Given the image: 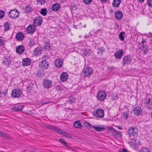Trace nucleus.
I'll list each match as a JSON object with an SVG mask.
<instances>
[{"label":"nucleus","mask_w":152,"mask_h":152,"mask_svg":"<svg viewBox=\"0 0 152 152\" xmlns=\"http://www.w3.org/2000/svg\"><path fill=\"white\" fill-rule=\"evenodd\" d=\"M109 130L112 132H113L114 130V129L111 127H110Z\"/></svg>","instance_id":"13d9d810"},{"label":"nucleus","mask_w":152,"mask_h":152,"mask_svg":"<svg viewBox=\"0 0 152 152\" xmlns=\"http://www.w3.org/2000/svg\"><path fill=\"white\" fill-rule=\"evenodd\" d=\"M24 37L23 33L19 31L16 34L15 38L17 40L20 41L23 40Z\"/></svg>","instance_id":"dca6fc26"},{"label":"nucleus","mask_w":152,"mask_h":152,"mask_svg":"<svg viewBox=\"0 0 152 152\" xmlns=\"http://www.w3.org/2000/svg\"><path fill=\"white\" fill-rule=\"evenodd\" d=\"M37 2H40L41 4H44L46 2V0H37Z\"/></svg>","instance_id":"8fccbe9b"},{"label":"nucleus","mask_w":152,"mask_h":152,"mask_svg":"<svg viewBox=\"0 0 152 152\" xmlns=\"http://www.w3.org/2000/svg\"><path fill=\"white\" fill-rule=\"evenodd\" d=\"M3 93L5 94V95H6V94L7 93V91H4L3 92Z\"/></svg>","instance_id":"e2e57ef3"},{"label":"nucleus","mask_w":152,"mask_h":152,"mask_svg":"<svg viewBox=\"0 0 152 152\" xmlns=\"http://www.w3.org/2000/svg\"><path fill=\"white\" fill-rule=\"evenodd\" d=\"M21 95V91L20 89H15L12 92V95L14 97H18Z\"/></svg>","instance_id":"1a4fd4ad"},{"label":"nucleus","mask_w":152,"mask_h":152,"mask_svg":"<svg viewBox=\"0 0 152 152\" xmlns=\"http://www.w3.org/2000/svg\"><path fill=\"white\" fill-rule=\"evenodd\" d=\"M42 58L43 59H44V60H47L49 58L48 56L47 55L44 56L43 57H42Z\"/></svg>","instance_id":"603ef678"},{"label":"nucleus","mask_w":152,"mask_h":152,"mask_svg":"<svg viewBox=\"0 0 152 152\" xmlns=\"http://www.w3.org/2000/svg\"><path fill=\"white\" fill-rule=\"evenodd\" d=\"M55 66L57 68L61 67L63 64V62L60 59L56 60L55 62Z\"/></svg>","instance_id":"b1692460"},{"label":"nucleus","mask_w":152,"mask_h":152,"mask_svg":"<svg viewBox=\"0 0 152 152\" xmlns=\"http://www.w3.org/2000/svg\"><path fill=\"white\" fill-rule=\"evenodd\" d=\"M59 132L60 134L65 136L66 137L69 138H72V135L71 134H69L68 133L66 132H64L63 130H61V131H60Z\"/></svg>","instance_id":"a878e982"},{"label":"nucleus","mask_w":152,"mask_h":152,"mask_svg":"<svg viewBox=\"0 0 152 152\" xmlns=\"http://www.w3.org/2000/svg\"><path fill=\"white\" fill-rule=\"evenodd\" d=\"M48 63L43 60L39 62V67L42 69H46L48 68Z\"/></svg>","instance_id":"9b49d317"},{"label":"nucleus","mask_w":152,"mask_h":152,"mask_svg":"<svg viewBox=\"0 0 152 152\" xmlns=\"http://www.w3.org/2000/svg\"><path fill=\"white\" fill-rule=\"evenodd\" d=\"M104 112L103 110L100 108L96 109L93 113V115L98 118H102L104 116Z\"/></svg>","instance_id":"f03ea898"},{"label":"nucleus","mask_w":152,"mask_h":152,"mask_svg":"<svg viewBox=\"0 0 152 152\" xmlns=\"http://www.w3.org/2000/svg\"><path fill=\"white\" fill-rule=\"evenodd\" d=\"M119 152H128L127 151L124 149H123L122 150L119 151Z\"/></svg>","instance_id":"864d4df0"},{"label":"nucleus","mask_w":152,"mask_h":152,"mask_svg":"<svg viewBox=\"0 0 152 152\" xmlns=\"http://www.w3.org/2000/svg\"><path fill=\"white\" fill-rule=\"evenodd\" d=\"M74 126L75 127L78 128H81L82 126L79 121L75 122L74 123Z\"/></svg>","instance_id":"7c9ffc66"},{"label":"nucleus","mask_w":152,"mask_h":152,"mask_svg":"<svg viewBox=\"0 0 152 152\" xmlns=\"http://www.w3.org/2000/svg\"><path fill=\"white\" fill-rule=\"evenodd\" d=\"M91 53V50L89 49H86L84 51V54L85 56L89 55Z\"/></svg>","instance_id":"4c0bfd02"},{"label":"nucleus","mask_w":152,"mask_h":152,"mask_svg":"<svg viewBox=\"0 0 152 152\" xmlns=\"http://www.w3.org/2000/svg\"><path fill=\"white\" fill-rule=\"evenodd\" d=\"M128 115L126 113H124L123 114V117L126 120L127 119Z\"/></svg>","instance_id":"a18cd8bd"},{"label":"nucleus","mask_w":152,"mask_h":152,"mask_svg":"<svg viewBox=\"0 0 152 152\" xmlns=\"http://www.w3.org/2000/svg\"><path fill=\"white\" fill-rule=\"evenodd\" d=\"M142 48H143L142 49V50L145 53H147L148 51L149 48L148 46L142 45Z\"/></svg>","instance_id":"e433bc0d"},{"label":"nucleus","mask_w":152,"mask_h":152,"mask_svg":"<svg viewBox=\"0 0 152 152\" xmlns=\"http://www.w3.org/2000/svg\"><path fill=\"white\" fill-rule=\"evenodd\" d=\"M84 2L86 4H90L92 0H83Z\"/></svg>","instance_id":"c03bdc74"},{"label":"nucleus","mask_w":152,"mask_h":152,"mask_svg":"<svg viewBox=\"0 0 152 152\" xmlns=\"http://www.w3.org/2000/svg\"><path fill=\"white\" fill-rule=\"evenodd\" d=\"M150 102H151V100H150V99H148V101H146V103L147 104H148L150 103Z\"/></svg>","instance_id":"6e6d98bb"},{"label":"nucleus","mask_w":152,"mask_h":152,"mask_svg":"<svg viewBox=\"0 0 152 152\" xmlns=\"http://www.w3.org/2000/svg\"><path fill=\"white\" fill-rule=\"evenodd\" d=\"M146 41H145L144 39H142V41L141 42V43H139L140 44H142V45H143L144 42H145Z\"/></svg>","instance_id":"5fc2aeb1"},{"label":"nucleus","mask_w":152,"mask_h":152,"mask_svg":"<svg viewBox=\"0 0 152 152\" xmlns=\"http://www.w3.org/2000/svg\"><path fill=\"white\" fill-rule=\"evenodd\" d=\"M61 7L60 5L58 3H55L52 5V10L54 11H57L59 10Z\"/></svg>","instance_id":"aec40b11"},{"label":"nucleus","mask_w":152,"mask_h":152,"mask_svg":"<svg viewBox=\"0 0 152 152\" xmlns=\"http://www.w3.org/2000/svg\"><path fill=\"white\" fill-rule=\"evenodd\" d=\"M140 152H150V150L147 147H143L140 150Z\"/></svg>","instance_id":"58836bf2"},{"label":"nucleus","mask_w":152,"mask_h":152,"mask_svg":"<svg viewBox=\"0 0 152 152\" xmlns=\"http://www.w3.org/2000/svg\"><path fill=\"white\" fill-rule=\"evenodd\" d=\"M93 128L97 132L102 131L105 129V128L104 126H99L98 127L93 126Z\"/></svg>","instance_id":"393cba45"},{"label":"nucleus","mask_w":152,"mask_h":152,"mask_svg":"<svg viewBox=\"0 0 152 152\" xmlns=\"http://www.w3.org/2000/svg\"><path fill=\"white\" fill-rule=\"evenodd\" d=\"M4 39L2 37H0V47L3 46L4 44Z\"/></svg>","instance_id":"ea45409f"},{"label":"nucleus","mask_w":152,"mask_h":152,"mask_svg":"<svg viewBox=\"0 0 152 152\" xmlns=\"http://www.w3.org/2000/svg\"><path fill=\"white\" fill-rule=\"evenodd\" d=\"M114 98H115V99H116L117 98H118V97H117V96H116Z\"/></svg>","instance_id":"338daca9"},{"label":"nucleus","mask_w":152,"mask_h":152,"mask_svg":"<svg viewBox=\"0 0 152 152\" xmlns=\"http://www.w3.org/2000/svg\"><path fill=\"white\" fill-rule=\"evenodd\" d=\"M124 51L122 49L116 51L114 54L115 58L117 59H121L123 55Z\"/></svg>","instance_id":"4468645a"},{"label":"nucleus","mask_w":152,"mask_h":152,"mask_svg":"<svg viewBox=\"0 0 152 152\" xmlns=\"http://www.w3.org/2000/svg\"><path fill=\"white\" fill-rule=\"evenodd\" d=\"M104 50L102 47H100L98 49L97 54L99 56H101L104 52Z\"/></svg>","instance_id":"2f4dec72"},{"label":"nucleus","mask_w":152,"mask_h":152,"mask_svg":"<svg viewBox=\"0 0 152 152\" xmlns=\"http://www.w3.org/2000/svg\"><path fill=\"white\" fill-rule=\"evenodd\" d=\"M131 142L132 143V145L135 148H137L140 144V142L138 140H137V142L136 139H133Z\"/></svg>","instance_id":"bb28decb"},{"label":"nucleus","mask_w":152,"mask_h":152,"mask_svg":"<svg viewBox=\"0 0 152 152\" xmlns=\"http://www.w3.org/2000/svg\"><path fill=\"white\" fill-rule=\"evenodd\" d=\"M35 30V26L34 25H29L26 28L27 32L29 34H32Z\"/></svg>","instance_id":"2eb2a0df"},{"label":"nucleus","mask_w":152,"mask_h":152,"mask_svg":"<svg viewBox=\"0 0 152 152\" xmlns=\"http://www.w3.org/2000/svg\"><path fill=\"white\" fill-rule=\"evenodd\" d=\"M132 58L129 55L125 56L123 57L122 61L123 65H128L129 64L132 62Z\"/></svg>","instance_id":"20e7f679"},{"label":"nucleus","mask_w":152,"mask_h":152,"mask_svg":"<svg viewBox=\"0 0 152 152\" xmlns=\"http://www.w3.org/2000/svg\"><path fill=\"white\" fill-rule=\"evenodd\" d=\"M42 18L40 17H38L35 18L34 20V23L35 26H38L40 25L42 22Z\"/></svg>","instance_id":"ddd939ff"},{"label":"nucleus","mask_w":152,"mask_h":152,"mask_svg":"<svg viewBox=\"0 0 152 152\" xmlns=\"http://www.w3.org/2000/svg\"><path fill=\"white\" fill-rule=\"evenodd\" d=\"M12 61V58L9 56H6L3 58L2 63L5 65L8 66L11 63Z\"/></svg>","instance_id":"6e6552de"},{"label":"nucleus","mask_w":152,"mask_h":152,"mask_svg":"<svg viewBox=\"0 0 152 152\" xmlns=\"http://www.w3.org/2000/svg\"><path fill=\"white\" fill-rule=\"evenodd\" d=\"M148 35H149L150 37H152V34L151 33L149 32Z\"/></svg>","instance_id":"bf43d9fd"},{"label":"nucleus","mask_w":152,"mask_h":152,"mask_svg":"<svg viewBox=\"0 0 152 152\" xmlns=\"http://www.w3.org/2000/svg\"><path fill=\"white\" fill-rule=\"evenodd\" d=\"M115 16L116 19L120 20L122 18L123 14L121 11H118L115 12Z\"/></svg>","instance_id":"4be33fe9"},{"label":"nucleus","mask_w":152,"mask_h":152,"mask_svg":"<svg viewBox=\"0 0 152 152\" xmlns=\"http://www.w3.org/2000/svg\"><path fill=\"white\" fill-rule=\"evenodd\" d=\"M26 12L27 13L31 12V9L30 7L27 6L26 7Z\"/></svg>","instance_id":"3c124183"},{"label":"nucleus","mask_w":152,"mask_h":152,"mask_svg":"<svg viewBox=\"0 0 152 152\" xmlns=\"http://www.w3.org/2000/svg\"><path fill=\"white\" fill-rule=\"evenodd\" d=\"M52 83V80H49L47 79H45L43 81V84L45 88L48 89L51 87Z\"/></svg>","instance_id":"0eeeda50"},{"label":"nucleus","mask_w":152,"mask_h":152,"mask_svg":"<svg viewBox=\"0 0 152 152\" xmlns=\"http://www.w3.org/2000/svg\"><path fill=\"white\" fill-rule=\"evenodd\" d=\"M138 1H139L140 2L142 3L144 2L145 0H137Z\"/></svg>","instance_id":"052dcab7"},{"label":"nucleus","mask_w":152,"mask_h":152,"mask_svg":"<svg viewBox=\"0 0 152 152\" xmlns=\"http://www.w3.org/2000/svg\"><path fill=\"white\" fill-rule=\"evenodd\" d=\"M68 75L66 72H63L60 76V80L62 82H64L67 80L68 79Z\"/></svg>","instance_id":"f3484780"},{"label":"nucleus","mask_w":152,"mask_h":152,"mask_svg":"<svg viewBox=\"0 0 152 152\" xmlns=\"http://www.w3.org/2000/svg\"><path fill=\"white\" fill-rule=\"evenodd\" d=\"M44 126L45 127L48 129H51L52 126H51L48 124H46Z\"/></svg>","instance_id":"09e8293b"},{"label":"nucleus","mask_w":152,"mask_h":152,"mask_svg":"<svg viewBox=\"0 0 152 152\" xmlns=\"http://www.w3.org/2000/svg\"><path fill=\"white\" fill-rule=\"evenodd\" d=\"M5 15V12L4 11L0 10V19L3 18Z\"/></svg>","instance_id":"37998d69"},{"label":"nucleus","mask_w":152,"mask_h":152,"mask_svg":"<svg viewBox=\"0 0 152 152\" xmlns=\"http://www.w3.org/2000/svg\"><path fill=\"white\" fill-rule=\"evenodd\" d=\"M0 135L5 138L10 139V136L6 133L2 132L0 131Z\"/></svg>","instance_id":"c756f323"},{"label":"nucleus","mask_w":152,"mask_h":152,"mask_svg":"<svg viewBox=\"0 0 152 152\" xmlns=\"http://www.w3.org/2000/svg\"><path fill=\"white\" fill-rule=\"evenodd\" d=\"M25 50V48L23 45H20L17 46L16 48V51L19 55L22 54Z\"/></svg>","instance_id":"f8f14e48"},{"label":"nucleus","mask_w":152,"mask_h":152,"mask_svg":"<svg viewBox=\"0 0 152 152\" xmlns=\"http://www.w3.org/2000/svg\"><path fill=\"white\" fill-rule=\"evenodd\" d=\"M35 42L33 40L31 39L29 42L28 45L30 46V47H31L33 45H35Z\"/></svg>","instance_id":"a19ab883"},{"label":"nucleus","mask_w":152,"mask_h":152,"mask_svg":"<svg viewBox=\"0 0 152 152\" xmlns=\"http://www.w3.org/2000/svg\"><path fill=\"white\" fill-rule=\"evenodd\" d=\"M124 32H121L119 34V39L121 41H124V35H125Z\"/></svg>","instance_id":"c9c22d12"},{"label":"nucleus","mask_w":152,"mask_h":152,"mask_svg":"<svg viewBox=\"0 0 152 152\" xmlns=\"http://www.w3.org/2000/svg\"><path fill=\"white\" fill-rule=\"evenodd\" d=\"M142 110L140 106H137L133 109V113L136 115H140L142 114Z\"/></svg>","instance_id":"9d476101"},{"label":"nucleus","mask_w":152,"mask_h":152,"mask_svg":"<svg viewBox=\"0 0 152 152\" xmlns=\"http://www.w3.org/2000/svg\"><path fill=\"white\" fill-rule=\"evenodd\" d=\"M75 98L73 96L70 97L68 100L69 102L72 103L74 102L75 101Z\"/></svg>","instance_id":"79ce46f5"},{"label":"nucleus","mask_w":152,"mask_h":152,"mask_svg":"<svg viewBox=\"0 0 152 152\" xmlns=\"http://www.w3.org/2000/svg\"><path fill=\"white\" fill-rule=\"evenodd\" d=\"M43 48L47 51H49L51 49L49 42H46L43 44Z\"/></svg>","instance_id":"5701e85b"},{"label":"nucleus","mask_w":152,"mask_h":152,"mask_svg":"<svg viewBox=\"0 0 152 152\" xmlns=\"http://www.w3.org/2000/svg\"><path fill=\"white\" fill-rule=\"evenodd\" d=\"M31 63L30 59L28 58H24L23 60L22 65L23 66L30 65Z\"/></svg>","instance_id":"6ab92c4d"},{"label":"nucleus","mask_w":152,"mask_h":152,"mask_svg":"<svg viewBox=\"0 0 152 152\" xmlns=\"http://www.w3.org/2000/svg\"><path fill=\"white\" fill-rule=\"evenodd\" d=\"M42 49L40 48H37L33 51L34 55V56H37L41 54Z\"/></svg>","instance_id":"a211bd4d"},{"label":"nucleus","mask_w":152,"mask_h":152,"mask_svg":"<svg viewBox=\"0 0 152 152\" xmlns=\"http://www.w3.org/2000/svg\"><path fill=\"white\" fill-rule=\"evenodd\" d=\"M42 15L45 16L47 14V9L46 8H42L41 9L40 12Z\"/></svg>","instance_id":"f704fd0d"},{"label":"nucleus","mask_w":152,"mask_h":152,"mask_svg":"<svg viewBox=\"0 0 152 152\" xmlns=\"http://www.w3.org/2000/svg\"><path fill=\"white\" fill-rule=\"evenodd\" d=\"M85 125H86L87 126H88H88H91V124L88 123V122H86L85 123Z\"/></svg>","instance_id":"4d7b16f0"},{"label":"nucleus","mask_w":152,"mask_h":152,"mask_svg":"<svg viewBox=\"0 0 152 152\" xmlns=\"http://www.w3.org/2000/svg\"><path fill=\"white\" fill-rule=\"evenodd\" d=\"M11 24L7 22L4 23L3 25V26L4 28L5 31H8L10 29V26H11Z\"/></svg>","instance_id":"cd10ccee"},{"label":"nucleus","mask_w":152,"mask_h":152,"mask_svg":"<svg viewBox=\"0 0 152 152\" xmlns=\"http://www.w3.org/2000/svg\"><path fill=\"white\" fill-rule=\"evenodd\" d=\"M59 141L61 144L66 146L67 148H70V147L68 145L65 140L64 139L60 138L59 140Z\"/></svg>","instance_id":"473e14b6"},{"label":"nucleus","mask_w":152,"mask_h":152,"mask_svg":"<svg viewBox=\"0 0 152 152\" xmlns=\"http://www.w3.org/2000/svg\"><path fill=\"white\" fill-rule=\"evenodd\" d=\"M147 3L149 7H152V0H148Z\"/></svg>","instance_id":"49530a36"},{"label":"nucleus","mask_w":152,"mask_h":152,"mask_svg":"<svg viewBox=\"0 0 152 152\" xmlns=\"http://www.w3.org/2000/svg\"><path fill=\"white\" fill-rule=\"evenodd\" d=\"M113 12V11L112 10H110V12H111V13H112Z\"/></svg>","instance_id":"69168bd1"},{"label":"nucleus","mask_w":152,"mask_h":152,"mask_svg":"<svg viewBox=\"0 0 152 152\" xmlns=\"http://www.w3.org/2000/svg\"><path fill=\"white\" fill-rule=\"evenodd\" d=\"M117 127L119 130H121L122 129V127L121 126H117Z\"/></svg>","instance_id":"680f3d73"},{"label":"nucleus","mask_w":152,"mask_h":152,"mask_svg":"<svg viewBox=\"0 0 152 152\" xmlns=\"http://www.w3.org/2000/svg\"><path fill=\"white\" fill-rule=\"evenodd\" d=\"M2 93L1 92H0V97L1 96V94Z\"/></svg>","instance_id":"774afa93"},{"label":"nucleus","mask_w":152,"mask_h":152,"mask_svg":"<svg viewBox=\"0 0 152 152\" xmlns=\"http://www.w3.org/2000/svg\"><path fill=\"white\" fill-rule=\"evenodd\" d=\"M23 108V106L21 105H18L14 106L12 108L11 110L14 112L21 111Z\"/></svg>","instance_id":"412c9836"},{"label":"nucleus","mask_w":152,"mask_h":152,"mask_svg":"<svg viewBox=\"0 0 152 152\" xmlns=\"http://www.w3.org/2000/svg\"><path fill=\"white\" fill-rule=\"evenodd\" d=\"M128 132L129 137H136L138 135V129L136 127H129V128Z\"/></svg>","instance_id":"f257e3e1"},{"label":"nucleus","mask_w":152,"mask_h":152,"mask_svg":"<svg viewBox=\"0 0 152 152\" xmlns=\"http://www.w3.org/2000/svg\"><path fill=\"white\" fill-rule=\"evenodd\" d=\"M102 33V31L100 30H98L96 31L95 32V34L96 36H98L99 35H101V33Z\"/></svg>","instance_id":"de8ad7c7"},{"label":"nucleus","mask_w":152,"mask_h":152,"mask_svg":"<svg viewBox=\"0 0 152 152\" xmlns=\"http://www.w3.org/2000/svg\"><path fill=\"white\" fill-rule=\"evenodd\" d=\"M121 2L120 0H113L112 4L114 7H118L119 6Z\"/></svg>","instance_id":"c85d7f7f"},{"label":"nucleus","mask_w":152,"mask_h":152,"mask_svg":"<svg viewBox=\"0 0 152 152\" xmlns=\"http://www.w3.org/2000/svg\"><path fill=\"white\" fill-rule=\"evenodd\" d=\"M106 93L104 91H100L98 92L97 98L99 101L103 102L106 97Z\"/></svg>","instance_id":"7ed1b4c3"},{"label":"nucleus","mask_w":152,"mask_h":152,"mask_svg":"<svg viewBox=\"0 0 152 152\" xmlns=\"http://www.w3.org/2000/svg\"><path fill=\"white\" fill-rule=\"evenodd\" d=\"M84 74L86 77L91 76L93 73L92 68L89 66H87L83 70Z\"/></svg>","instance_id":"423d86ee"},{"label":"nucleus","mask_w":152,"mask_h":152,"mask_svg":"<svg viewBox=\"0 0 152 152\" xmlns=\"http://www.w3.org/2000/svg\"><path fill=\"white\" fill-rule=\"evenodd\" d=\"M8 15L11 18L14 19L18 17L19 12L17 10L13 9L9 12Z\"/></svg>","instance_id":"39448f33"},{"label":"nucleus","mask_w":152,"mask_h":152,"mask_svg":"<svg viewBox=\"0 0 152 152\" xmlns=\"http://www.w3.org/2000/svg\"><path fill=\"white\" fill-rule=\"evenodd\" d=\"M101 1L103 2H105L107 1V0H101Z\"/></svg>","instance_id":"0e129e2a"},{"label":"nucleus","mask_w":152,"mask_h":152,"mask_svg":"<svg viewBox=\"0 0 152 152\" xmlns=\"http://www.w3.org/2000/svg\"><path fill=\"white\" fill-rule=\"evenodd\" d=\"M51 130H52L55 132H57L60 134L59 132L60 131H61V130L58 129V128L56 126H52Z\"/></svg>","instance_id":"72a5a7b5"}]
</instances>
